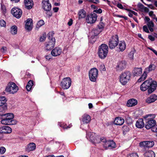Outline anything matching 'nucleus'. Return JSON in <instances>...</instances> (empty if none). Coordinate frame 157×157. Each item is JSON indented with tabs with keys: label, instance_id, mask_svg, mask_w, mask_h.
Wrapping results in <instances>:
<instances>
[{
	"label": "nucleus",
	"instance_id": "obj_40",
	"mask_svg": "<svg viewBox=\"0 0 157 157\" xmlns=\"http://www.w3.org/2000/svg\"><path fill=\"white\" fill-rule=\"evenodd\" d=\"M122 130L123 131V133H126L129 132L130 129L128 126L126 125H124L122 128Z\"/></svg>",
	"mask_w": 157,
	"mask_h": 157
},
{
	"label": "nucleus",
	"instance_id": "obj_17",
	"mask_svg": "<svg viewBox=\"0 0 157 157\" xmlns=\"http://www.w3.org/2000/svg\"><path fill=\"white\" fill-rule=\"evenodd\" d=\"M12 129L7 126L0 127V132L3 133H10L12 132Z\"/></svg>",
	"mask_w": 157,
	"mask_h": 157
},
{
	"label": "nucleus",
	"instance_id": "obj_10",
	"mask_svg": "<svg viewBox=\"0 0 157 157\" xmlns=\"http://www.w3.org/2000/svg\"><path fill=\"white\" fill-rule=\"evenodd\" d=\"M149 116V115H147L144 117L146 120H147L145 127L147 129L154 128L155 126V125L156 124V121L155 120L152 118H147Z\"/></svg>",
	"mask_w": 157,
	"mask_h": 157
},
{
	"label": "nucleus",
	"instance_id": "obj_4",
	"mask_svg": "<svg viewBox=\"0 0 157 157\" xmlns=\"http://www.w3.org/2000/svg\"><path fill=\"white\" fill-rule=\"evenodd\" d=\"M108 47L104 44L99 46L97 53L99 58L101 59H104L107 57L108 52Z\"/></svg>",
	"mask_w": 157,
	"mask_h": 157
},
{
	"label": "nucleus",
	"instance_id": "obj_2",
	"mask_svg": "<svg viewBox=\"0 0 157 157\" xmlns=\"http://www.w3.org/2000/svg\"><path fill=\"white\" fill-rule=\"evenodd\" d=\"M157 86V82L150 78L145 81L141 84L140 86V90L142 91L147 90L148 94H150L156 90Z\"/></svg>",
	"mask_w": 157,
	"mask_h": 157
},
{
	"label": "nucleus",
	"instance_id": "obj_59",
	"mask_svg": "<svg viewBox=\"0 0 157 157\" xmlns=\"http://www.w3.org/2000/svg\"><path fill=\"white\" fill-rule=\"evenodd\" d=\"M53 10L55 12H57L59 10V8L57 7H54L53 8Z\"/></svg>",
	"mask_w": 157,
	"mask_h": 157
},
{
	"label": "nucleus",
	"instance_id": "obj_32",
	"mask_svg": "<svg viewBox=\"0 0 157 157\" xmlns=\"http://www.w3.org/2000/svg\"><path fill=\"white\" fill-rule=\"evenodd\" d=\"M144 157H155V154L154 152L150 150L146 151L144 154Z\"/></svg>",
	"mask_w": 157,
	"mask_h": 157
},
{
	"label": "nucleus",
	"instance_id": "obj_57",
	"mask_svg": "<svg viewBox=\"0 0 157 157\" xmlns=\"http://www.w3.org/2000/svg\"><path fill=\"white\" fill-rule=\"evenodd\" d=\"M145 21L147 22V23L148 22H150V18L147 17V16H145V19H144Z\"/></svg>",
	"mask_w": 157,
	"mask_h": 157
},
{
	"label": "nucleus",
	"instance_id": "obj_64",
	"mask_svg": "<svg viewBox=\"0 0 157 157\" xmlns=\"http://www.w3.org/2000/svg\"><path fill=\"white\" fill-rule=\"evenodd\" d=\"M45 58L46 59L49 60L51 59V56L50 55L46 56H45Z\"/></svg>",
	"mask_w": 157,
	"mask_h": 157
},
{
	"label": "nucleus",
	"instance_id": "obj_46",
	"mask_svg": "<svg viewBox=\"0 0 157 157\" xmlns=\"http://www.w3.org/2000/svg\"><path fill=\"white\" fill-rule=\"evenodd\" d=\"M147 25L148 27H153L154 26V23L152 21L148 22L147 23Z\"/></svg>",
	"mask_w": 157,
	"mask_h": 157
},
{
	"label": "nucleus",
	"instance_id": "obj_8",
	"mask_svg": "<svg viewBox=\"0 0 157 157\" xmlns=\"http://www.w3.org/2000/svg\"><path fill=\"white\" fill-rule=\"evenodd\" d=\"M18 90V87L15 83L13 82H10L9 83L6 88V91L12 94L16 93Z\"/></svg>",
	"mask_w": 157,
	"mask_h": 157
},
{
	"label": "nucleus",
	"instance_id": "obj_30",
	"mask_svg": "<svg viewBox=\"0 0 157 157\" xmlns=\"http://www.w3.org/2000/svg\"><path fill=\"white\" fill-rule=\"evenodd\" d=\"M78 15L79 19L84 18L86 16V12L83 9H81L78 13Z\"/></svg>",
	"mask_w": 157,
	"mask_h": 157
},
{
	"label": "nucleus",
	"instance_id": "obj_51",
	"mask_svg": "<svg viewBox=\"0 0 157 157\" xmlns=\"http://www.w3.org/2000/svg\"><path fill=\"white\" fill-rule=\"evenodd\" d=\"M140 146L146 147V141L141 142L140 143Z\"/></svg>",
	"mask_w": 157,
	"mask_h": 157
},
{
	"label": "nucleus",
	"instance_id": "obj_52",
	"mask_svg": "<svg viewBox=\"0 0 157 157\" xmlns=\"http://www.w3.org/2000/svg\"><path fill=\"white\" fill-rule=\"evenodd\" d=\"M148 38L152 41H153L155 40V37L151 35H149L148 36Z\"/></svg>",
	"mask_w": 157,
	"mask_h": 157
},
{
	"label": "nucleus",
	"instance_id": "obj_33",
	"mask_svg": "<svg viewBox=\"0 0 157 157\" xmlns=\"http://www.w3.org/2000/svg\"><path fill=\"white\" fill-rule=\"evenodd\" d=\"M34 85V82L33 80H30L28 82L26 88L28 91H30L31 90Z\"/></svg>",
	"mask_w": 157,
	"mask_h": 157
},
{
	"label": "nucleus",
	"instance_id": "obj_54",
	"mask_svg": "<svg viewBox=\"0 0 157 157\" xmlns=\"http://www.w3.org/2000/svg\"><path fill=\"white\" fill-rule=\"evenodd\" d=\"M73 20L72 19H70L69 20V21L67 23L68 25L69 26H71L73 24Z\"/></svg>",
	"mask_w": 157,
	"mask_h": 157
},
{
	"label": "nucleus",
	"instance_id": "obj_24",
	"mask_svg": "<svg viewBox=\"0 0 157 157\" xmlns=\"http://www.w3.org/2000/svg\"><path fill=\"white\" fill-rule=\"evenodd\" d=\"M156 67V66L154 64L151 63L148 67L145 68L144 71L146 73H148L151 71H155Z\"/></svg>",
	"mask_w": 157,
	"mask_h": 157
},
{
	"label": "nucleus",
	"instance_id": "obj_42",
	"mask_svg": "<svg viewBox=\"0 0 157 157\" xmlns=\"http://www.w3.org/2000/svg\"><path fill=\"white\" fill-rule=\"evenodd\" d=\"M46 38V35L45 33H44L43 34L42 36H40V38L39 41L40 42H43L44 40H45Z\"/></svg>",
	"mask_w": 157,
	"mask_h": 157
},
{
	"label": "nucleus",
	"instance_id": "obj_1",
	"mask_svg": "<svg viewBox=\"0 0 157 157\" xmlns=\"http://www.w3.org/2000/svg\"><path fill=\"white\" fill-rule=\"evenodd\" d=\"M88 136H90L89 137L90 140L93 142L95 143H98L100 141L102 142L103 144V147L105 149H112L115 147L116 144L113 140H107L106 139L103 137L99 138V137L94 136L93 134L91 132L88 133Z\"/></svg>",
	"mask_w": 157,
	"mask_h": 157
},
{
	"label": "nucleus",
	"instance_id": "obj_41",
	"mask_svg": "<svg viewBox=\"0 0 157 157\" xmlns=\"http://www.w3.org/2000/svg\"><path fill=\"white\" fill-rule=\"evenodd\" d=\"M136 52V50L134 49L133 50L131 51L128 54V57L131 59H133L134 57V55Z\"/></svg>",
	"mask_w": 157,
	"mask_h": 157
},
{
	"label": "nucleus",
	"instance_id": "obj_3",
	"mask_svg": "<svg viewBox=\"0 0 157 157\" xmlns=\"http://www.w3.org/2000/svg\"><path fill=\"white\" fill-rule=\"evenodd\" d=\"M4 110H0V117L2 120L1 122L2 124L6 125H14L16 124V122L13 119L14 115L13 113H5Z\"/></svg>",
	"mask_w": 157,
	"mask_h": 157
},
{
	"label": "nucleus",
	"instance_id": "obj_12",
	"mask_svg": "<svg viewBox=\"0 0 157 157\" xmlns=\"http://www.w3.org/2000/svg\"><path fill=\"white\" fill-rule=\"evenodd\" d=\"M127 63L125 60H122L118 61L115 67L117 71H121L125 69Z\"/></svg>",
	"mask_w": 157,
	"mask_h": 157
},
{
	"label": "nucleus",
	"instance_id": "obj_56",
	"mask_svg": "<svg viewBox=\"0 0 157 157\" xmlns=\"http://www.w3.org/2000/svg\"><path fill=\"white\" fill-rule=\"evenodd\" d=\"M151 129L153 132H157V125L152 128Z\"/></svg>",
	"mask_w": 157,
	"mask_h": 157
},
{
	"label": "nucleus",
	"instance_id": "obj_38",
	"mask_svg": "<svg viewBox=\"0 0 157 157\" xmlns=\"http://www.w3.org/2000/svg\"><path fill=\"white\" fill-rule=\"evenodd\" d=\"M154 143L153 141H146V147H151L153 146Z\"/></svg>",
	"mask_w": 157,
	"mask_h": 157
},
{
	"label": "nucleus",
	"instance_id": "obj_26",
	"mask_svg": "<svg viewBox=\"0 0 157 157\" xmlns=\"http://www.w3.org/2000/svg\"><path fill=\"white\" fill-rule=\"evenodd\" d=\"M32 25L33 21L32 19L30 18L28 19L25 23V28L29 30H31L32 29L31 26Z\"/></svg>",
	"mask_w": 157,
	"mask_h": 157
},
{
	"label": "nucleus",
	"instance_id": "obj_58",
	"mask_svg": "<svg viewBox=\"0 0 157 157\" xmlns=\"http://www.w3.org/2000/svg\"><path fill=\"white\" fill-rule=\"evenodd\" d=\"M6 50V47H3L1 48V51L2 52H5Z\"/></svg>",
	"mask_w": 157,
	"mask_h": 157
},
{
	"label": "nucleus",
	"instance_id": "obj_31",
	"mask_svg": "<svg viewBox=\"0 0 157 157\" xmlns=\"http://www.w3.org/2000/svg\"><path fill=\"white\" fill-rule=\"evenodd\" d=\"M101 32V31L99 30L97 28L93 29L91 32L92 34L91 37L93 38L97 36Z\"/></svg>",
	"mask_w": 157,
	"mask_h": 157
},
{
	"label": "nucleus",
	"instance_id": "obj_18",
	"mask_svg": "<svg viewBox=\"0 0 157 157\" xmlns=\"http://www.w3.org/2000/svg\"><path fill=\"white\" fill-rule=\"evenodd\" d=\"M24 3L25 8L28 10L31 9L34 5L33 0H24Z\"/></svg>",
	"mask_w": 157,
	"mask_h": 157
},
{
	"label": "nucleus",
	"instance_id": "obj_49",
	"mask_svg": "<svg viewBox=\"0 0 157 157\" xmlns=\"http://www.w3.org/2000/svg\"><path fill=\"white\" fill-rule=\"evenodd\" d=\"M143 29L144 31L147 33H150L149 31L147 28V26L146 25H145L143 26Z\"/></svg>",
	"mask_w": 157,
	"mask_h": 157
},
{
	"label": "nucleus",
	"instance_id": "obj_39",
	"mask_svg": "<svg viewBox=\"0 0 157 157\" xmlns=\"http://www.w3.org/2000/svg\"><path fill=\"white\" fill-rule=\"evenodd\" d=\"M44 22L43 20H39L37 23L36 27L39 28L42 25H44Z\"/></svg>",
	"mask_w": 157,
	"mask_h": 157
},
{
	"label": "nucleus",
	"instance_id": "obj_55",
	"mask_svg": "<svg viewBox=\"0 0 157 157\" xmlns=\"http://www.w3.org/2000/svg\"><path fill=\"white\" fill-rule=\"evenodd\" d=\"M46 13L47 15H48L50 17L52 16V12L51 11V10L47 11Z\"/></svg>",
	"mask_w": 157,
	"mask_h": 157
},
{
	"label": "nucleus",
	"instance_id": "obj_14",
	"mask_svg": "<svg viewBox=\"0 0 157 157\" xmlns=\"http://www.w3.org/2000/svg\"><path fill=\"white\" fill-rule=\"evenodd\" d=\"M11 13L14 17L17 18H20L22 14L21 10L18 8H13L11 10Z\"/></svg>",
	"mask_w": 157,
	"mask_h": 157
},
{
	"label": "nucleus",
	"instance_id": "obj_27",
	"mask_svg": "<svg viewBox=\"0 0 157 157\" xmlns=\"http://www.w3.org/2000/svg\"><path fill=\"white\" fill-rule=\"evenodd\" d=\"M144 124L143 120L142 118L139 119L136 122V126L138 128H141L144 127Z\"/></svg>",
	"mask_w": 157,
	"mask_h": 157
},
{
	"label": "nucleus",
	"instance_id": "obj_23",
	"mask_svg": "<svg viewBox=\"0 0 157 157\" xmlns=\"http://www.w3.org/2000/svg\"><path fill=\"white\" fill-rule=\"evenodd\" d=\"M137 104V101L136 99L132 98L128 100L127 102V105L128 107H132Z\"/></svg>",
	"mask_w": 157,
	"mask_h": 157
},
{
	"label": "nucleus",
	"instance_id": "obj_34",
	"mask_svg": "<svg viewBox=\"0 0 157 157\" xmlns=\"http://www.w3.org/2000/svg\"><path fill=\"white\" fill-rule=\"evenodd\" d=\"M90 120L91 118L90 116L88 115H84L82 119L83 122L86 124L89 123Z\"/></svg>",
	"mask_w": 157,
	"mask_h": 157
},
{
	"label": "nucleus",
	"instance_id": "obj_29",
	"mask_svg": "<svg viewBox=\"0 0 157 157\" xmlns=\"http://www.w3.org/2000/svg\"><path fill=\"white\" fill-rule=\"evenodd\" d=\"M137 7L141 10V11H143L144 10V12L148 13L149 11V10L147 7H145L140 2L138 3Z\"/></svg>",
	"mask_w": 157,
	"mask_h": 157
},
{
	"label": "nucleus",
	"instance_id": "obj_16",
	"mask_svg": "<svg viewBox=\"0 0 157 157\" xmlns=\"http://www.w3.org/2000/svg\"><path fill=\"white\" fill-rule=\"evenodd\" d=\"M42 3H43V8L46 11L51 10L52 6L49 3V0H43Z\"/></svg>",
	"mask_w": 157,
	"mask_h": 157
},
{
	"label": "nucleus",
	"instance_id": "obj_21",
	"mask_svg": "<svg viewBox=\"0 0 157 157\" xmlns=\"http://www.w3.org/2000/svg\"><path fill=\"white\" fill-rule=\"evenodd\" d=\"M36 148V144L34 143H30L25 148L26 151L29 152L35 150Z\"/></svg>",
	"mask_w": 157,
	"mask_h": 157
},
{
	"label": "nucleus",
	"instance_id": "obj_28",
	"mask_svg": "<svg viewBox=\"0 0 157 157\" xmlns=\"http://www.w3.org/2000/svg\"><path fill=\"white\" fill-rule=\"evenodd\" d=\"M157 100V96L154 94L148 98L146 100V101L148 103H152Z\"/></svg>",
	"mask_w": 157,
	"mask_h": 157
},
{
	"label": "nucleus",
	"instance_id": "obj_7",
	"mask_svg": "<svg viewBox=\"0 0 157 157\" xmlns=\"http://www.w3.org/2000/svg\"><path fill=\"white\" fill-rule=\"evenodd\" d=\"M119 42V37L117 35L112 36L108 42V45L110 49H112L115 48L118 45Z\"/></svg>",
	"mask_w": 157,
	"mask_h": 157
},
{
	"label": "nucleus",
	"instance_id": "obj_43",
	"mask_svg": "<svg viewBox=\"0 0 157 157\" xmlns=\"http://www.w3.org/2000/svg\"><path fill=\"white\" fill-rule=\"evenodd\" d=\"M127 157H139V156L137 153H133L128 155Z\"/></svg>",
	"mask_w": 157,
	"mask_h": 157
},
{
	"label": "nucleus",
	"instance_id": "obj_15",
	"mask_svg": "<svg viewBox=\"0 0 157 157\" xmlns=\"http://www.w3.org/2000/svg\"><path fill=\"white\" fill-rule=\"evenodd\" d=\"M7 100L4 96L0 97V110H6L7 109Z\"/></svg>",
	"mask_w": 157,
	"mask_h": 157
},
{
	"label": "nucleus",
	"instance_id": "obj_13",
	"mask_svg": "<svg viewBox=\"0 0 157 157\" xmlns=\"http://www.w3.org/2000/svg\"><path fill=\"white\" fill-rule=\"evenodd\" d=\"M97 17V14L95 13L90 14L87 16L86 21L88 23H94L96 21Z\"/></svg>",
	"mask_w": 157,
	"mask_h": 157
},
{
	"label": "nucleus",
	"instance_id": "obj_53",
	"mask_svg": "<svg viewBox=\"0 0 157 157\" xmlns=\"http://www.w3.org/2000/svg\"><path fill=\"white\" fill-rule=\"evenodd\" d=\"M117 6L119 9L123 10V9H124V8L122 5L120 3H118L117 5Z\"/></svg>",
	"mask_w": 157,
	"mask_h": 157
},
{
	"label": "nucleus",
	"instance_id": "obj_25",
	"mask_svg": "<svg viewBox=\"0 0 157 157\" xmlns=\"http://www.w3.org/2000/svg\"><path fill=\"white\" fill-rule=\"evenodd\" d=\"M118 47L120 51L122 52L125 49L126 44L124 40L120 41L119 42Z\"/></svg>",
	"mask_w": 157,
	"mask_h": 157
},
{
	"label": "nucleus",
	"instance_id": "obj_19",
	"mask_svg": "<svg viewBox=\"0 0 157 157\" xmlns=\"http://www.w3.org/2000/svg\"><path fill=\"white\" fill-rule=\"evenodd\" d=\"M62 52V49L59 47H56L53 49L51 52V54L54 56L60 55Z\"/></svg>",
	"mask_w": 157,
	"mask_h": 157
},
{
	"label": "nucleus",
	"instance_id": "obj_45",
	"mask_svg": "<svg viewBox=\"0 0 157 157\" xmlns=\"http://www.w3.org/2000/svg\"><path fill=\"white\" fill-rule=\"evenodd\" d=\"M99 70L101 71H105L106 68L105 65L103 64L101 65L100 66Z\"/></svg>",
	"mask_w": 157,
	"mask_h": 157
},
{
	"label": "nucleus",
	"instance_id": "obj_62",
	"mask_svg": "<svg viewBox=\"0 0 157 157\" xmlns=\"http://www.w3.org/2000/svg\"><path fill=\"white\" fill-rule=\"evenodd\" d=\"M155 14H154V12L153 11H151L149 13V15L151 17H152Z\"/></svg>",
	"mask_w": 157,
	"mask_h": 157
},
{
	"label": "nucleus",
	"instance_id": "obj_60",
	"mask_svg": "<svg viewBox=\"0 0 157 157\" xmlns=\"http://www.w3.org/2000/svg\"><path fill=\"white\" fill-rule=\"evenodd\" d=\"M149 8L151 9L154 10L155 8V7L152 4H149L147 5Z\"/></svg>",
	"mask_w": 157,
	"mask_h": 157
},
{
	"label": "nucleus",
	"instance_id": "obj_5",
	"mask_svg": "<svg viewBox=\"0 0 157 157\" xmlns=\"http://www.w3.org/2000/svg\"><path fill=\"white\" fill-rule=\"evenodd\" d=\"M54 33L53 32H50L48 34V38L49 41L48 43H46L45 49L47 51L50 50L52 49L55 45L56 39L53 37Z\"/></svg>",
	"mask_w": 157,
	"mask_h": 157
},
{
	"label": "nucleus",
	"instance_id": "obj_6",
	"mask_svg": "<svg viewBox=\"0 0 157 157\" xmlns=\"http://www.w3.org/2000/svg\"><path fill=\"white\" fill-rule=\"evenodd\" d=\"M131 72L128 71L122 72L120 76V81L123 85H126L131 79Z\"/></svg>",
	"mask_w": 157,
	"mask_h": 157
},
{
	"label": "nucleus",
	"instance_id": "obj_35",
	"mask_svg": "<svg viewBox=\"0 0 157 157\" xmlns=\"http://www.w3.org/2000/svg\"><path fill=\"white\" fill-rule=\"evenodd\" d=\"M147 77V73L144 71L143 75L141 76L140 78L138 80L137 82H140L144 80Z\"/></svg>",
	"mask_w": 157,
	"mask_h": 157
},
{
	"label": "nucleus",
	"instance_id": "obj_37",
	"mask_svg": "<svg viewBox=\"0 0 157 157\" xmlns=\"http://www.w3.org/2000/svg\"><path fill=\"white\" fill-rule=\"evenodd\" d=\"M11 33L15 35L17 33V27L16 25L13 26L11 28Z\"/></svg>",
	"mask_w": 157,
	"mask_h": 157
},
{
	"label": "nucleus",
	"instance_id": "obj_11",
	"mask_svg": "<svg viewBox=\"0 0 157 157\" xmlns=\"http://www.w3.org/2000/svg\"><path fill=\"white\" fill-rule=\"evenodd\" d=\"M71 80L70 78H66L63 79L61 82V86L63 89H67L71 86Z\"/></svg>",
	"mask_w": 157,
	"mask_h": 157
},
{
	"label": "nucleus",
	"instance_id": "obj_47",
	"mask_svg": "<svg viewBox=\"0 0 157 157\" xmlns=\"http://www.w3.org/2000/svg\"><path fill=\"white\" fill-rule=\"evenodd\" d=\"M6 151V149L4 147H0V153L1 154H3L5 153Z\"/></svg>",
	"mask_w": 157,
	"mask_h": 157
},
{
	"label": "nucleus",
	"instance_id": "obj_63",
	"mask_svg": "<svg viewBox=\"0 0 157 157\" xmlns=\"http://www.w3.org/2000/svg\"><path fill=\"white\" fill-rule=\"evenodd\" d=\"M91 8L97 10V9H98V8L97 6H95V5H91Z\"/></svg>",
	"mask_w": 157,
	"mask_h": 157
},
{
	"label": "nucleus",
	"instance_id": "obj_22",
	"mask_svg": "<svg viewBox=\"0 0 157 157\" xmlns=\"http://www.w3.org/2000/svg\"><path fill=\"white\" fill-rule=\"evenodd\" d=\"M124 120L121 117H118L115 118L114 124L116 125H121L124 123Z\"/></svg>",
	"mask_w": 157,
	"mask_h": 157
},
{
	"label": "nucleus",
	"instance_id": "obj_44",
	"mask_svg": "<svg viewBox=\"0 0 157 157\" xmlns=\"http://www.w3.org/2000/svg\"><path fill=\"white\" fill-rule=\"evenodd\" d=\"M126 121L128 124H131L132 123V119L130 117H127L126 119Z\"/></svg>",
	"mask_w": 157,
	"mask_h": 157
},
{
	"label": "nucleus",
	"instance_id": "obj_61",
	"mask_svg": "<svg viewBox=\"0 0 157 157\" xmlns=\"http://www.w3.org/2000/svg\"><path fill=\"white\" fill-rule=\"evenodd\" d=\"M63 128L67 129V128H69L70 127L68 126H67L66 124H63Z\"/></svg>",
	"mask_w": 157,
	"mask_h": 157
},
{
	"label": "nucleus",
	"instance_id": "obj_36",
	"mask_svg": "<svg viewBox=\"0 0 157 157\" xmlns=\"http://www.w3.org/2000/svg\"><path fill=\"white\" fill-rule=\"evenodd\" d=\"M105 27V24L102 22H100L99 24L97 25V28L101 32L103 29Z\"/></svg>",
	"mask_w": 157,
	"mask_h": 157
},
{
	"label": "nucleus",
	"instance_id": "obj_20",
	"mask_svg": "<svg viewBox=\"0 0 157 157\" xmlns=\"http://www.w3.org/2000/svg\"><path fill=\"white\" fill-rule=\"evenodd\" d=\"M133 73L134 76H140L142 73V69L141 67H135Z\"/></svg>",
	"mask_w": 157,
	"mask_h": 157
},
{
	"label": "nucleus",
	"instance_id": "obj_48",
	"mask_svg": "<svg viewBox=\"0 0 157 157\" xmlns=\"http://www.w3.org/2000/svg\"><path fill=\"white\" fill-rule=\"evenodd\" d=\"M0 25L2 27H5L6 26V22L3 20H2L0 21Z\"/></svg>",
	"mask_w": 157,
	"mask_h": 157
},
{
	"label": "nucleus",
	"instance_id": "obj_9",
	"mask_svg": "<svg viewBox=\"0 0 157 157\" xmlns=\"http://www.w3.org/2000/svg\"><path fill=\"white\" fill-rule=\"evenodd\" d=\"M98 76V70L96 67L91 68L89 72V79L92 82H96Z\"/></svg>",
	"mask_w": 157,
	"mask_h": 157
},
{
	"label": "nucleus",
	"instance_id": "obj_50",
	"mask_svg": "<svg viewBox=\"0 0 157 157\" xmlns=\"http://www.w3.org/2000/svg\"><path fill=\"white\" fill-rule=\"evenodd\" d=\"M102 10L101 8H99L98 10H94V12H95L97 13H102Z\"/></svg>",
	"mask_w": 157,
	"mask_h": 157
}]
</instances>
